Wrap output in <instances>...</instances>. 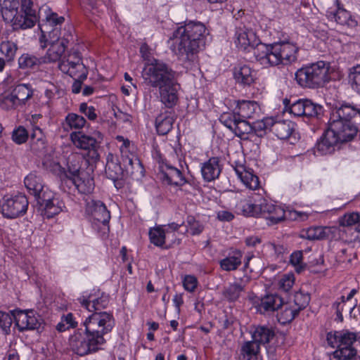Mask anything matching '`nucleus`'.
Here are the masks:
<instances>
[{
    "mask_svg": "<svg viewBox=\"0 0 360 360\" xmlns=\"http://www.w3.org/2000/svg\"><path fill=\"white\" fill-rule=\"evenodd\" d=\"M360 130V110L349 104H343L332 110L329 127L316 143L317 152L330 154L339 142L352 140Z\"/></svg>",
    "mask_w": 360,
    "mask_h": 360,
    "instance_id": "f257e3e1",
    "label": "nucleus"
},
{
    "mask_svg": "<svg viewBox=\"0 0 360 360\" xmlns=\"http://www.w3.org/2000/svg\"><path fill=\"white\" fill-rule=\"evenodd\" d=\"M140 52L146 60L141 72L143 84L148 88L158 89L161 102L167 108H172L178 100L176 72L162 60L149 59L147 44L141 45Z\"/></svg>",
    "mask_w": 360,
    "mask_h": 360,
    "instance_id": "f03ea898",
    "label": "nucleus"
},
{
    "mask_svg": "<svg viewBox=\"0 0 360 360\" xmlns=\"http://www.w3.org/2000/svg\"><path fill=\"white\" fill-rule=\"evenodd\" d=\"M206 27L200 22L189 21L174 31L170 39L174 41L172 51L186 63H193L197 53L205 44Z\"/></svg>",
    "mask_w": 360,
    "mask_h": 360,
    "instance_id": "7ed1b4c3",
    "label": "nucleus"
},
{
    "mask_svg": "<svg viewBox=\"0 0 360 360\" xmlns=\"http://www.w3.org/2000/svg\"><path fill=\"white\" fill-rule=\"evenodd\" d=\"M328 72L329 65L321 60L299 69L295 79L302 87L318 88L329 80Z\"/></svg>",
    "mask_w": 360,
    "mask_h": 360,
    "instance_id": "20e7f679",
    "label": "nucleus"
},
{
    "mask_svg": "<svg viewBox=\"0 0 360 360\" xmlns=\"http://www.w3.org/2000/svg\"><path fill=\"white\" fill-rule=\"evenodd\" d=\"M69 344L72 352L81 356L95 353L103 345L98 338H94L82 328H79L70 337Z\"/></svg>",
    "mask_w": 360,
    "mask_h": 360,
    "instance_id": "39448f33",
    "label": "nucleus"
},
{
    "mask_svg": "<svg viewBox=\"0 0 360 360\" xmlns=\"http://www.w3.org/2000/svg\"><path fill=\"white\" fill-rule=\"evenodd\" d=\"M284 104L289 112L296 117L320 119L323 115V106L309 99H298L292 103L285 99Z\"/></svg>",
    "mask_w": 360,
    "mask_h": 360,
    "instance_id": "423d86ee",
    "label": "nucleus"
},
{
    "mask_svg": "<svg viewBox=\"0 0 360 360\" xmlns=\"http://www.w3.org/2000/svg\"><path fill=\"white\" fill-rule=\"evenodd\" d=\"M28 205V200L25 195H6L1 202V213L6 218L15 219L26 213Z\"/></svg>",
    "mask_w": 360,
    "mask_h": 360,
    "instance_id": "0eeeda50",
    "label": "nucleus"
},
{
    "mask_svg": "<svg viewBox=\"0 0 360 360\" xmlns=\"http://www.w3.org/2000/svg\"><path fill=\"white\" fill-rule=\"evenodd\" d=\"M281 52L279 42L269 44L261 43L254 49L256 59L265 67L282 65Z\"/></svg>",
    "mask_w": 360,
    "mask_h": 360,
    "instance_id": "6e6552de",
    "label": "nucleus"
},
{
    "mask_svg": "<svg viewBox=\"0 0 360 360\" xmlns=\"http://www.w3.org/2000/svg\"><path fill=\"white\" fill-rule=\"evenodd\" d=\"M94 134V136H91L82 131H75L70 134V139L76 147L92 153L91 157L96 158L98 156L97 150L100 147L103 136L100 131H96Z\"/></svg>",
    "mask_w": 360,
    "mask_h": 360,
    "instance_id": "1a4fd4ad",
    "label": "nucleus"
},
{
    "mask_svg": "<svg viewBox=\"0 0 360 360\" xmlns=\"http://www.w3.org/2000/svg\"><path fill=\"white\" fill-rule=\"evenodd\" d=\"M58 68L70 77H75L80 73L82 79H86L88 70L82 61L79 53L74 51L64 56L61 61L58 63Z\"/></svg>",
    "mask_w": 360,
    "mask_h": 360,
    "instance_id": "9d476101",
    "label": "nucleus"
},
{
    "mask_svg": "<svg viewBox=\"0 0 360 360\" xmlns=\"http://www.w3.org/2000/svg\"><path fill=\"white\" fill-rule=\"evenodd\" d=\"M19 0H0V11L4 20L11 23L14 30L22 29V17L18 11Z\"/></svg>",
    "mask_w": 360,
    "mask_h": 360,
    "instance_id": "9b49d317",
    "label": "nucleus"
},
{
    "mask_svg": "<svg viewBox=\"0 0 360 360\" xmlns=\"http://www.w3.org/2000/svg\"><path fill=\"white\" fill-rule=\"evenodd\" d=\"M86 213L92 219L105 225L109 223L110 214L105 204L94 199L86 200Z\"/></svg>",
    "mask_w": 360,
    "mask_h": 360,
    "instance_id": "f8f14e48",
    "label": "nucleus"
},
{
    "mask_svg": "<svg viewBox=\"0 0 360 360\" xmlns=\"http://www.w3.org/2000/svg\"><path fill=\"white\" fill-rule=\"evenodd\" d=\"M10 316L20 331L36 329L40 324L33 311L15 310Z\"/></svg>",
    "mask_w": 360,
    "mask_h": 360,
    "instance_id": "ddd939ff",
    "label": "nucleus"
},
{
    "mask_svg": "<svg viewBox=\"0 0 360 360\" xmlns=\"http://www.w3.org/2000/svg\"><path fill=\"white\" fill-rule=\"evenodd\" d=\"M160 175L161 179L170 185L180 186L186 182L180 169L167 164L165 165V168L162 167Z\"/></svg>",
    "mask_w": 360,
    "mask_h": 360,
    "instance_id": "4468645a",
    "label": "nucleus"
},
{
    "mask_svg": "<svg viewBox=\"0 0 360 360\" xmlns=\"http://www.w3.org/2000/svg\"><path fill=\"white\" fill-rule=\"evenodd\" d=\"M283 304V300L281 296L277 294H270L261 298L257 308L261 314H266L278 310Z\"/></svg>",
    "mask_w": 360,
    "mask_h": 360,
    "instance_id": "2eb2a0df",
    "label": "nucleus"
},
{
    "mask_svg": "<svg viewBox=\"0 0 360 360\" xmlns=\"http://www.w3.org/2000/svg\"><path fill=\"white\" fill-rule=\"evenodd\" d=\"M33 2L32 0H21L20 15L22 17V30L32 27L38 20L36 11L33 8Z\"/></svg>",
    "mask_w": 360,
    "mask_h": 360,
    "instance_id": "dca6fc26",
    "label": "nucleus"
},
{
    "mask_svg": "<svg viewBox=\"0 0 360 360\" xmlns=\"http://www.w3.org/2000/svg\"><path fill=\"white\" fill-rule=\"evenodd\" d=\"M175 115L171 110H165L155 119V128L160 135L167 134L172 129Z\"/></svg>",
    "mask_w": 360,
    "mask_h": 360,
    "instance_id": "f3484780",
    "label": "nucleus"
},
{
    "mask_svg": "<svg viewBox=\"0 0 360 360\" xmlns=\"http://www.w3.org/2000/svg\"><path fill=\"white\" fill-rule=\"evenodd\" d=\"M68 39L63 37L60 42L49 44L50 47L49 48L46 54L43 57L44 63H53L59 60V63L63 59V55L64 54L65 49L68 46Z\"/></svg>",
    "mask_w": 360,
    "mask_h": 360,
    "instance_id": "a211bd4d",
    "label": "nucleus"
},
{
    "mask_svg": "<svg viewBox=\"0 0 360 360\" xmlns=\"http://www.w3.org/2000/svg\"><path fill=\"white\" fill-rule=\"evenodd\" d=\"M68 186H74L80 193H91L94 188V179L89 176L86 172L81 174L77 177L68 179Z\"/></svg>",
    "mask_w": 360,
    "mask_h": 360,
    "instance_id": "6ab92c4d",
    "label": "nucleus"
},
{
    "mask_svg": "<svg viewBox=\"0 0 360 360\" xmlns=\"http://www.w3.org/2000/svg\"><path fill=\"white\" fill-rule=\"evenodd\" d=\"M295 123L290 120H274L271 124V131L278 139H288L295 130Z\"/></svg>",
    "mask_w": 360,
    "mask_h": 360,
    "instance_id": "aec40b11",
    "label": "nucleus"
},
{
    "mask_svg": "<svg viewBox=\"0 0 360 360\" xmlns=\"http://www.w3.org/2000/svg\"><path fill=\"white\" fill-rule=\"evenodd\" d=\"M219 160L218 158H211L202 164L201 167V172L203 179L206 181H211L217 179L221 173V167L219 166Z\"/></svg>",
    "mask_w": 360,
    "mask_h": 360,
    "instance_id": "412c9836",
    "label": "nucleus"
},
{
    "mask_svg": "<svg viewBox=\"0 0 360 360\" xmlns=\"http://www.w3.org/2000/svg\"><path fill=\"white\" fill-rule=\"evenodd\" d=\"M235 110L238 117L243 119L253 117L254 115L260 110L259 104L254 101H238Z\"/></svg>",
    "mask_w": 360,
    "mask_h": 360,
    "instance_id": "4be33fe9",
    "label": "nucleus"
},
{
    "mask_svg": "<svg viewBox=\"0 0 360 360\" xmlns=\"http://www.w3.org/2000/svg\"><path fill=\"white\" fill-rule=\"evenodd\" d=\"M236 173L246 187L252 190L259 187V178L252 171L247 169L243 165L236 167Z\"/></svg>",
    "mask_w": 360,
    "mask_h": 360,
    "instance_id": "5701e85b",
    "label": "nucleus"
},
{
    "mask_svg": "<svg viewBox=\"0 0 360 360\" xmlns=\"http://www.w3.org/2000/svg\"><path fill=\"white\" fill-rule=\"evenodd\" d=\"M274 337V329L266 326H258L252 333V340L258 345L269 343Z\"/></svg>",
    "mask_w": 360,
    "mask_h": 360,
    "instance_id": "b1692460",
    "label": "nucleus"
},
{
    "mask_svg": "<svg viewBox=\"0 0 360 360\" xmlns=\"http://www.w3.org/2000/svg\"><path fill=\"white\" fill-rule=\"evenodd\" d=\"M253 72L249 66L244 65L234 68L233 77L237 83L243 86H249L255 80Z\"/></svg>",
    "mask_w": 360,
    "mask_h": 360,
    "instance_id": "393cba45",
    "label": "nucleus"
},
{
    "mask_svg": "<svg viewBox=\"0 0 360 360\" xmlns=\"http://www.w3.org/2000/svg\"><path fill=\"white\" fill-rule=\"evenodd\" d=\"M331 233L330 228L327 226H312L303 230L301 237L309 240H324Z\"/></svg>",
    "mask_w": 360,
    "mask_h": 360,
    "instance_id": "a878e982",
    "label": "nucleus"
},
{
    "mask_svg": "<svg viewBox=\"0 0 360 360\" xmlns=\"http://www.w3.org/2000/svg\"><path fill=\"white\" fill-rule=\"evenodd\" d=\"M281 46V56L282 65H289L297 60L298 48L293 44L289 42H279Z\"/></svg>",
    "mask_w": 360,
    "mask_h": 360,
    "instance_id": "bb28decb",
    "label": "nucleus"
},
{
    "mask_svg": "<svg viewBox=\"0 0 360 360\" xmlns=\"http://www.w3.org/2000/svg\"><path fill=\"white\" fill-rule=\"evenodd\" d=\"M89 317L94 321V323L101 327L103 330H112L115 326L112 315L105 311L94 312Z\"/></svg>",
    "mask_w": 360,
    "mask_h": 360,
    "instance_id": "cd10ccee",
    "label": "nucleus"
},
{
    "mask_svg": "<svg viewBox=\"0 0 360 360\" xmlns=\"http://www.w3.org/2000/svg\"><path fill=\"white\" fill-rule=\"evenodd\" d=\"M122 173L123 169L118 162V160L115 158L112 155H109L107 158L105 165V174L107 177L115 181L122 176Z\"/></svg>",
    "mask_w": 360,
    "mask_h": 360,
    "instance_id": "c85d7f7f",
    "label": "nucleus"
},
{
    "mask_svg": "<svg viewBox=\"0 0 360 360\" xmlns=\"http://www.w3.org/2000/svg\"><path fill=\"white\" fill-rule=\"evenodd\" d=\"M79 303L89 311L101 310L107 307L108 304V296L102 295L100 297L89 300V299L82 297L78 299Z\"/></svg>",
    "mask_w": 360,
    "mask_h": 360,
    "instance_id": "c756f323",
    "label": "nucleus"
},
{
    "mask_svg": "<svg viewBox=\"0 0 360 360\" xmlns=\"http://www.w3.org/2000/svg\"><path fill=\"white\" fill-rule=\"evenodd\" d=\"M83 326H84V330L94 337V338H98L101 343L104 345L106 342L105 335L111 330H103L102 328L96 324V323H94V321L89 317L86 319L85 321L83 323Z\"/></svg>",
    "mask_w": 360,
    "mask_h": 360,
    "instance_id": "7c9ffc66",
    "label": "nucleus"
},
{
    "mask_svg": "<svg viewBox=\"0 0 360 360\" xmlns=\"http://www.w3.org/2000/svg\"><path fill=\"white\" fill-rule=\"evenodd\" d=\"M236 46L241 49L245 50L250 46H253L252 41L255 38V34L251 30L244 29H238L236 32Z\"/></svg>",
    "mask_w": 360,
    "mask_h": 360,
    "instance_id": "2f4dec72",
    "label": "nucleus"
},
{
    "mask_svg": "<svg viewBox=\"0 0 360 360\" xmlns=\"http://www.w3.org/2000/svg\"><path fill=\"white\" fill-rule=\"evenodd\" d=\"M39 27L41 32V40L44 39L49 44L60 42L61 40L60 27L51 28L46 24H39Z\"/></svg>",
    "mask_w": 360,
    "mask_h": 360,
    "instance_id": "473e14b6",
    "label": "nucleus"
},
{
    "mask_svg": "<svg viewBox=\"0 0 360 360\" xmlns=\"http://www.w3.org/2000/svg\"><path fill=\"white\" fill-rule=\"evenodd\" d=\"M243 255L236 250L219 262L221 268L226 271H234L241 264Z\"/></svg>",
    "mask_w": 360,
    "mask_h": 360,
    "instance_id": "72a5a7b5",
    "label": "nucleus"
},
{
    "mask_svg": "<svg viewBox=\"0 0 360 360\" xmlns=\"http://www.w3.org/2000/svg\"><path fill=\"white\" fill-rule=\"evenodd\" d=\"M24 183L30 193L34 196L44 188L41 178L33 172L25 178Z\"/></svg>",
    "mask_w": 360,
    "mask_h": 360,
    "instance_id": "f704fd0d",
    "label": "nucleus"
},
{
    "mask_svg": "<svg viewBox=\"0 0 360 360\" xmlns=\"http://www.w3.org/2000/svg\"><path fill=\"white\" fill-rule=\"evenodd\" d=\"M63 207L64 202L58 197H55L53 200H51L40 208L42 210V214L49 219L59 214Z\"/></svg>",
    "mask_w": 360,
    "mask_h": 360,
    "instance_id": "c9c22d12",
    "label": "nucleus"
},
{
    "mask_svg": "<svg viewBox=\"0 0 360 360\" xmlns=\"http://www.w3.org/2000/svg\"><path fill=\"white\" fill-rule=\"evenodd\" d=\"M42 63H45L43 57L37 58L29 53H24L18 58L19 68L22 70L34 69Z\"/></svg>",
    "mask_w": 360,
    "mask_h": 360,
    "instance_id": "e433bc0d",
    "label": "nucleus"
},
{
    "mask_svg": "<svg viewBox=\"0 0 360 360\" xmlns=\"http://www.w3.org/2000/svg\"><path fill=\"white\" fill-rule=\"evenodd\" d=\"M260 347L253 340L245 342L241 347L240 355L245 360H257Z\"/></svg>",
    "mask_w": 360,
    "mask_h": 360,
    "instance_id": "4c0bfd02",
    "label": "nucleus"
},
{
    "mask_svg": "<svg viewBox=\"0 0 360 360\" xmlns=\"http://www.w3.org/2000/svg\"><path fill=\"white\" fill-rule=\"evenodd\" d=\"M244 289L245 285L238 283H230L224 288L222 295L229 302H235L240 297Z\"/></svg>",
    "mask_w": 360,
    "mask_h": 360,
    "instance_id": "58836bf2",
    "label": "nucleus"
},
{
    "mask_svg": "<svg viewBox=\"0 0 360 360\" xmlns=\"http://www.w3.org/2000/svg\"><path fill=\"white\" fill-rule=\"evenodd\" d=\"M12 90L20 105H25V102L33 94V91L29 84H20L15 86Z\"/></svg>",
    "mask_w": 360,
    "mask_h": 360,
    "instance_id": "ea45409f",
    "label": "nucleus"
},
{
    "mask_svg": "<svg viewBox=\"0 0 360 360\" xmlns=\"http://www.w3.org/2000/svg\"><path fill=\"white\" fill-rule=\"evenodd\" d=\"M76 157L75 155L68 158V169L65 172V179L63 180V184H68V179H72L75 177H77L80 176L81 174H84V172H82L80 170V165L78 161L75 160Z\"/></svg>",
    "mask_w": 360,
    "mask_h": 360,
    "instance_id": "a19ab883",
    "label": "nucleus"
},
{
    "mask_svg": "<svg viewBox=\"0 0 360 360\" xmlns=\"http://www.w3.org/2000/svg\"><path fill=\"white\" fill-rule=\"evenodd\" d=\"M273 123V117H266L261 120H257L252 124V132L258 137H262L267 130L271 131V124Z\"/></svg>",
    "mask_w": 360,
    "mask_h": 360,
    "instance_id": "79ce46f5",
    "label": "nucleus"
},
{
    "mask_svg": "<svg viewBox=\"0 0 360 360\" xmlns=\"http://www.w3.org/2000/svg\"><path fill=\"white\" fill-rule=\"evenodd\" d=\"M0 106L6 110L15 109L20 106L13 90L0 95Z\"/></svg>",
    "mask_w": 360,
    "mask_h": 360,
    "instance_id": "37998d69",
    "label": "nucleus"
},
{
    "mask_svg": "<svg viewBox=\"0 0 360 360\" xmlns=\"http://www.w3.org/2000/svg\"><path fill=\"white\" fill-rule=\"evenodd\" d=\"M169 233L161 227L150 229L149 231L150 240L155 245L162 247L165 243L166 234Z\"/></svg>",
    "mask_w": 360,
    "mask_h": 360,
    "instance_id": "c03bdc74",
    "label": "nucleus"
},
{
    "mask_svg": "<svg viewBox=\"0 0 360 360\" xmlns=\"http://www.w3.org/2000/svg\"><path fill=\"white\" fill-rule=\"evenodd\" d=\"M232 131L236 136L244 139L245 135L252 132V124L247 122L245 119L239 117Z\"/></svg>",
    "mask_w": 360,
    "mask_h": 360,
    "instance_id": "a18cd8bd",
    "label": "nucleus"
},
{
    "mask_svg": "<svg viewBox=\"0 0 360 360\" xmlns=\"http://www.w3.org/2000/svg\"><path fill=\"white\" fill-rule=\"evenodd\" d=\"M338 349L334 352V357L340 360H353L357 354V351L352 346L338 347Z\"/></svg>",
    "mask_w": 360,
    "mask_h": 360,
    "instance_id": "49530a36",
    "label": "nucleus"
},
{
    "mask_svg": "<svg viewBox=\"0 0 360 360\" xmlns=\"http://www.w3.org/2000/svg\"><path fill=\"white\" fill-rule=\"evenodd\" d=\"M17 51V46L15 43L7 41H2L0 44V51L4 56L6 61L13 60Z\"/></svg>",
    "mask_w": 360,
    "mask_h": 360,
    "instance_id": "de8ad7c7",
    "label": "nucleus"
},
{
    "mask_svg": "<svg viewBox=\"0 0 360 360\" xmlns=\"http://www.w3.org/2000/svg\"><path fill=\"white\" fill-rule=\"evenodd\" d=\"M239 206L244 216L258 217L259 205L254 204L251 200L241 201Z\"/></svg>",
    "mask_w": 360,
    "mask_h": 360,
    "instance_id": "09e8293b",
    "label": "nucleus"
},
{
    "mask_svg": "<svg viewBox=\"0 0 360 360\" xmlns=\"http://www.w3.org/2000/svg\"><path fill=\"white\" fill-rule=\"evenodd\" d=\"M122 161L127 172H133L135 165L142 169L141 164L136 155L132 153L121 155Z\"/></svg>",
    "mask_w": 360,
    "mask_h": 360,
    "instance_id": "8fccbe9b",
    "label": "nucleus"
},
{
    "mask_svg": "<svg viewBox=\"0 0 360 360\" xmlns=\"http://www.w3.org/2000/svg\"><path fill=\"white\" fill-rule=\"evenodd\" d=\"M66 124L71 128L79 129L84 127L86 120L76 113H68L65 117Z\"/></svg>",
    "mask_w": 360,
    "mask_h": 360,
    "instance_id": "3c124183",
    "label": "nucleus"
},
{
    "mask_svg": "<svg viewBox=\"0 0 360 360\" xmlns=\"http://www.w3.org/2000/svg\"><path fill=\"white\" fill-rule=\"evenodd\" d=\"M339 344L338 347H351L352 344L356 340L357 336L354 333L349 332L347 330L339 331Z\"/></svg>",
    "mask_w": 360,
    "mask_h": 360,
    "instance_id": "603ef678",
    "label": "nucleus"
},
{
    "mask_svg": "<svg viewBox=\"0 0 360 360\" xmlns=\"http://www.w3.org/2000/svg\"><path fill=\"white\" fill-rule=\"evenodd\" d=\"M55 197V194L48 188L45 187L34 196L40 207L53 200Z\"/></svg>",
    "mask_w": 360,
    "mask_h": 360,
    "instance_id": "864d4df0",
    "label": "nucleus"
},
{
    "mask_svg": "<svg viewBox=\"0 0 360 360\" xmlns=\"http://www.w3.org/2000/svg\"><path fill=\"white\" fill-rule=\"evenodd\" d=\"M238 116L237 115L236 111L234 110L233 113L230 112H224L220 117V122L226 126L228 129H229L231 131L234 128V125L238 119Z\"/></svg>",
    "mask_w": 360,
    "mask_h": 360,
    "instance_id": "5fc2aeb1",
    "label": "nucleus"
},
{
    "mask_svg": "<svg viewBox=\"0 0 360 360\" xmlns=\"http://www.w3.org/2000/svg\"><path fill=\"white\" fill-rule=\"evenodd\" d=\"M28 137L29 134L27 129L22 126H19L12 132V140L17 144L25 143Z\"/></svg>",
    "mask_w": 360,
    "mask_h": 360,
    "instance_id": "6e6d98bb",
    "label": "nucleus"
},
{
    "mask_svg": "<svg viewBox=\"0 0 360 360\" xmlns=\"http://www.w3.org/2000/svg\"><path fill=\"white\" fill-rule=\"evenodd\" d=\"M339 224L342 226H350L356 224L360 225V215L357 212L345 214L339 219Z\"/></svg>",
    "mask_w": 360,
    "mask_h": 360,
    "instance_id": "4d7b16f0",
    "label": "nucleus"
},
{
    "mask_svg": "<svg viewBox=\"0 0 360 360\" xmlns=\"http://www.w3.org/2000/svg\"><path fill=\"white\" fill-rule=\"evenodd\" d=\"M65 18L63 16H58L55 13H51L47 15L45 20L39 22V24H46L48 27L53 28L56 27H60L63 23Z\"/></svg>",
    "mask_w": 360,
    "mask_h": 360,
    "instance_id": "13d9d810",
    "label": "nucleus"
},
{
    "mask_svg": "<svg viewBox=\"0 0 360 360\" xmlns=\"http://www.w3.org/2000/svg\"><path fill=\"white\" fill-rule=\"evenodd\" d=\"M340 301H336L333 305V307L335 308V313H336V315L338 318V319L340 321H342L343 320V316H342V311L346 309V310H348L349 312L351 314L352 312V311L354 310V307L356 305H354L353 307H346V300H345V296H342L340 298Z\"/></svg>",
    "mask_w": 360,
    "mask_h": 360,
    "instance_id": "bf43d9fd",
    "label": "nucleus"
},
{
    "mask_svg": "<svg viewBox=\"0 0 360 360\" xmlns=\"http://www.w3.org/2000/svg\"><path fill=\"white\" fill-rule=\"evenodd\" d=\"M310 296L307 293H303L302 292H297L294 295V302L296 309L300 311L304 309L309 303Z\"/></svg>",
    "mask_w": 360,
    "mask_h": 360,
    "instance_id": "052dcab7",
    "label": "nucleus"
},
{
    "mask_svg": "<svg viewBox=\"0 0 360 360\" xmlns=\"http://www.w3.org/2000/svg\"><path fill=\"white\" fill-rule=\"evenodd\" d=\"M299 312V309H292L286 306L285 309L279 314L278 321L283 323L291 322L298 315Z\"/></svg>",
    "mask_w": 360,
    "mask_h": 360,
    "instance_id": "680f3d73",
    "label": "nucleus"
},
{
    "mask_svg": "<svg viewBox=\"0 0 360 360\" xmlns=\"http://www.w3.org/2000/svg\"><path fill=\"white\" fill-rule=\"evenodd\" d=\"M302 252L301 251H296L290 255V263L295 267V271L297 273H301L306 267V265L302 263Z\"/></svg>",
    "mask_w": 360,
    "mask_h": 360,
    "instance_id": "e2e57ef3",
    "label": "nucleus"
},
{
    "mask_svg": "<svg viewBox=\"0 0 360 360\" xmlns=\"http://www.w3.org/2000/svg\"><path fill=\"white\" fill-rule=\"evenodd\" d=\"M285 219V211L281 207L276 206L275 210L271 212V214L267 215L266 219L269 220V225H273L279 223Z\"/></svg>",
    "mask_w": 360,
    "mask_h": 360,
    "instance_id": "0e129e2a",
    "label": "nucleus"
},
{
    "mask_svg": "<svg viewBox=\"0 0 360 360\" xmlns=\"http://www.w3.org/2000/svg\"><path fill=\"white\" fill-rule=\"evenodd\" d=\"M352 89L360 94V65L354 68L353 71L349 75Z\"/></svg>",
    "mask_w": 360,
    "mask_h": 360,
    "instance_id": "69168bd1",
    "label": "nucleus"
},
{
    "mask_svg": "<svg viewBox=\"0 0 360 360\" xmlns=\"http://www.w3.org/2000/svg\"><path fill=\"white\" fill-rule=\"evenodd\" d=\"M276 207V205L267 202H266V200H264L263 202H261L259 205L258 217L260 216L264 219H266L267 215H269V214H271V212L275 210Z\"/></svg>",
    "mask_w": 360,
    "mask_h": 360,
    "instance_id": "338daca9",
    "label": "nucleus"
},
{
    "mask_svg": "<svg viewBox=\"0 0 360 360\" xmlns=\"http://www.w3.org/2000/svg\"><path fill=\"white\" fill-rule=\"evenodd\" d=\"M79 111L85 115L89 120H95L97 117L96 109L94 106H89L86 103H82L79 105Z\"/></svg>",
    "mask_w": 360,
    "mask_h": 360,
    "instance_id": "774afa93",
    "label": "nucleus"
}]
</instances>
